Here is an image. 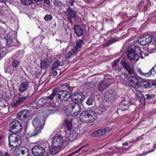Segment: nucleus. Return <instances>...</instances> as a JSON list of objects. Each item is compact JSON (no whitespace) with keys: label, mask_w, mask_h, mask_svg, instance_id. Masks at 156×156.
Wrapping results in <instances>:
<instances>
[{"label":"nucleus","mask_w":156,"mask_h":156,"mask_svg":"<svg viewBox=\"0 0 156 156\" xmlns=\"http://www.w3.org/2000/svg\"><path fill=\"white\" fill-rule=\"evenodd\" d=\"M3 137L2 134L0 135V145L2 144L3 141Z\"/></svg>","instance_id":"54"},{"label":"nucleus","mask_w":156,"mask_h":156,"mask_svg":"<svg viewBox=\"0 0 156 156\" xmlns=\"http://www.w3.org/2000/svg\"><path fill=\"white\" fill-rule=\"evenodd\" d=\"M27 96L25 97H21L19 98L17 100L14 102V105L15 107H17L23 102L27 98Z\"/></svg>","instance_id":"24"},{"label":"nucleus","mask_w":156,"mask_h":156,"mask_svg":"<svg viewBox=\"0 0 156 156\" xmlns=\"http://www.w3.org/2000/svg\"><path fill=\"white\" fill-rule=\"evenodd\" d=\"M100 136H102L105 134L106 133H108L111 131V129L109 127H105L104 129H99Z\"/></svg>","instance_id":"34"},{"label":"nucleus","mask_w":156,"mask_h":156,"mask_svg":"<svg viewBox=\"0 0 156 156\" xmlns=\"http://www.w3.org/2000/svg\"><path fill=\"white\" fill-rule=\"evenodd\" d=\"M57 111V109L56 107L50 106L48 109V113L49 114H53Z\"/></svg>","instance_id":"38"},{"label":"nucleus","mask_w":156,"mask_h":156,"mask_svg":"<svg viewBox=\"0 0 156 156\" xmlns=\"http://www.w3.org/2000/svg\"><path fill=\"white\" fill-rule=\"evenodd\" d=\"M20 62L19 61L15 59L11 62L10 65L14 69H16L20 65Z\"/></svg>","instance_id":"32"},{"label":"nucleus","mask_w":156,"mask_h":156,"mask_svg":"<svg viewBox=\"0 0 156 156\" xmlns=\"http://www.w3.org/2000/svg\"><path fill=\"white\" fill-rule=\"evenodd\" d=\"M73 29L74 30V33L77 36H79L83 35L84 31L82 27L79 25H74Z\"/></svg>","instance_id":"19"},{"label":"nucleus","mask_w":156,"mask_h":156,"mask_svg":"<svg viewBox=\"0 0 156 156\" xmlns=\"http://www.w3.org/2000/svg\"><path fill=\"white\" fill-rule=\"evenodd\" d=\"M128 57L130 60H134L136 62L139 59V57L135 53L133 50L131 48H129L128 50Z\"/></svg>","instance_id":"11"},{"label":"nucleus","mask_w":156,"mask_h":156,"mask_svg":"<svg viewBox=\"0 0 156 156\" xmlns=\"http://www.w3.org/2000/svg\"><path fill=\"white\" fill-rule=\"evenodd\" d=\"M130 104V102L129 101H122L120 104V106L122 107L121 110H125L127 109Z\"/></svg>","instance_id":"28"},{"label":"nucleus","mask_w":156,"mask_h":156,"mask_svg":"<svg viewBox=\"0 0 156 156\" xmlns=\"http://www.w3.org/2000/svg\"><path fill=\"white\" fill-rule=\"evenodd\" d=\"M44 19L46 21H48L52 19V16L50 15H47L44 17Z\"/></svg>","instance_id":"46"},{"label":"nucleus","mask_w":156,"mask_h":156,"mask_svg":"<svg viewBox=\"0 0 156 156\" xmlns=\"http://www.w3.org/2000/svg\"><path fill=\"white\" fill-rule=\"evenodd\" d=\"M151 37L149 35H147L140 38L139 42L142 45H146L149 44L151 41Z\"/></svg>","instance_id":"10"},{"label":"nucleus","mask_w":156,"mask_h":156,"mask_svg":"<svg viewBox=\"0 0 156 156\" xmlns=\"http://www.w3.org/2000/svg\"><path fill=\"white\" fill-rule=\"evenodd\" d=\"M135 90L136 91V95L138 97L140 98V101L142 104L143 105H144L145 104V98L144 96L141 92L138 91L137 90V88H136Z\"/></svg>","instance_id":"26"},{"label":"nucleus","mask_w":156,"mask_h":156,"mask_svg":"<svg viewBox=\"0 0 156 156\" xmlns=\"http://www.w3.org/2000/svg\"><path fill=\"white\" fill-rule=\"evenodd\" d=\"M118 62L119 60H116L113 62L112 65V66L113 68L117 66Z\"/></svg>","instance_id":"53"},{"label":"nucleus","mask_w":156,"mask_h":156,"mask_svg":"<svg viewBox=\"0 0 156 156\" xmlns=\"http://www.w3.org/2000/svg\"><path fill=\"white\" fill-rule=\"evenodd\" d=\"M74 2V0H70L69 2L70 3L71 5H73V3Z\"/></svg>","instance_id":"55"},{"label":"nucleus","mask_w":156,"mask_h":156,"mask_svg":"<svg viewBox=\"0 0 156 156\" xmlns=\"http://www.w3.org/2000/svg\"><path fill=\"white\" fill-rule=\"evenodd\" d=\"M93 101H94L91 98H90L87 99L86 101V103L89 105H93Z\"/></svg>","instance_id":"50"},{"label":"nucleus","mask_w":156,"mask_h":156,"mask_svg":"<svg viewBox=\"0 0 156 156\" xmlns=\"http://www.w3.org/2000/svg\"><path fill=\"white\" fill-rule=\"evenodd\" d=\"M77 52L74 48H73L67 52L65 55V58L66 59L71 58L73 57V55Z\"/></svg>","instance_id":"27"},{"label":"nucleus","mask_w":156,"mask_h":156,"mask_svg":"<svg viewBox=\"0 0 156 156\" xmlns=\"http://www.w3.org/2000/svg\"><path fill=\"white\" fill-rule=\"evenodd\" d=\"M89 122H92L97 119V114L94 111L89 110Z\"/></svg>","instance_id":"23"},{"label":"nucleus","mask_w":156,"mask_h":156,"mask_svg":"<svg viewBox=\"0 0 156 156\" xmlns=\"http://www.w3.org/2000/svg\"><path fill=\"white\" fill-rule=\"evenodd\" d=\"M21 2L22 4L27 5L32 3V0H21Z\"/></svg>","instance_id":"41"},{"label":"nucleus","mask_w":156,"mask_h":156,"mask_svg":"<svg viewBox=\"0 0 156 156\" xmlns=\"http://www.w3.org/2000/svg\"><path fill=\"white\" fill-rule=\"evenodd\" d=\"M63 142V139L62 136H55L52 141V144L54 146H58L61 147Z\"/></svg>","instance_id":"15"},{"label":"nucleus","mask_w":156,"mask_h":156,"mask_svg":"<svg viewBox=\"0 0 156 156\" xmlns=\"http://www.w3.org/2000/svg\"><path fill=\"white\" fill-rule=\"evenodd\" d=\"M53 75L54 76H56L58 75V73L57 71H55L53 73Z\"/></svg>","instance_id":"57"},{"label":"nucleus","mask_w":156,"mask_h":156,"mask_svg":"<svg viewBox=\"0 0 156 156\" xmlns=\"http://www.w3.org/2000/svg\"><path fill=\"white\" fill-rule=\"evenodd\" d=\"M121 63L123 66V68L126 69L130 74H133L134 73L133 69L130 67L129 63L125 61H123Z\"/></svg>","instance_id":"21"},{"label":"nucleus","mask_w":156,"mask_h":156,"mask_svg":"<svg viewBox=\"0 0 156 156\" xmlns=\"http://www.w3.org/2000/svg\"><path fill=\"white\" fill-rule=\"evenodd\" d=\"M66 10L68 14V18L69 20L71 21L72 19H76V15L74 10H72L69 7L67 8Z\"/></svg>","instance_id":"22"},{"label":"nucleus","mask_w":156,"mask_h":156,"mask_svg":"<svg viewBox=\"0 0 156 156\" xmlns=\"http://www.w3.org/2000/svg\"><path fill=\"white\" fill-rule=\"evenodd\" d=\"M61 147L58 146H54L52 144L51 148L50 149V152L52 154H54L59 151Z\"/></svg>","instance_id":"30"},{"label":"nucleus","mask_w":156,"mask_h":156,"mask_svg":"<svg viewBox=\"0 0 156 156\" xmlns=\"http://www.w3.org/2000/svg\"><path fill=\"white\" fill-rule=\"evenodd\" d=\"M134 52L137 55H138L139 57L141 59L143 58L144 57L143 56V54H144L141 52L140 48L137 46L135 45L134 46Z\"/></svg>","instance_id":"31"},{"label":"nucleus","mask_w":156,"mask_h":156,"mask_svg":"<svg viewBox=\"0 0 156 156\" xmlns=\"http://www.w3.org/2000/svg\"><path fill=\"white\" fill-rule=\"evenodd\" d=\"M11 47H9L5 45V47H3L2 45H0V54L3 56L5 55L8 52L12 50Z\"/></svg>","instance_id":"20"},{"label":"nucleus","mask_w":156,"mask_h":156,"mask_svg":"<svg viewBox=\"0 0 156 156\" xmlns=\"http://www.w3.org/2000/svg\"><path fill=\"white\" fill-rule=\"evenodd\" d=\"M0 156H3V154L2 152L0 151Z\"/></svg>","instance_id":"62"},{"label":"nucleus","mask_w":156,"mask_h":156,"mask_svg":"<svg viewBox=\"0 0 156 156\" xmlns=\"http://www.w3.org/2000/svg\"><path fill=\"white\" fill-rule=\"evenodd\" d=\"M16 152L18 154L15 153L17 156H29L30 151L29 150L25 147H23L21 150H17Z\"/></svg>","instance_id":"18"},{"label":"nucleus","mask_w":156,"mask_h":156,"mask_svg":"<svg viewBox=\"0 0 156 156\" xmlns=\"http://www.w3.org/2000/svg\"><path fill=\"white\" fill-rule=\"evenodd\" d=\"M48 98L47 97H45L44 98H42L40 100V101L41 102V105H43L44 104H46L48 102Z\"/></svg>","instance_id":"45"},{"label":"nucleus","mask_w":156,"mask_h":156,"mask_svg":"<svg viewBox=\"0 0 156 156\" xmlns=\"http://www.w3.org/2000/svg\"><path fill=\"white\" fill-rule=\"evenodd\" d=\"M57 94V92L56 90H54L52 94L51 95L47 97L49 99L52 100L54 98L55 96L56 98V96Z\"/></svg>","instance_id":"42"},{"label":"nucleus","mask_w":156,"mask_h":156,"mask_svg":"<svg viewBox=\"0 0 156 156\" xmlns=\"http://www.w3.org/2000/svg\"><path fill=\"white\" fill-rule=\"evenodd\" d=\"M116 41V40L114 39H112L111 40L103 44V46L104 47H107L111 44H113Z\"/></svg>","instance_id":"35"},{"label":"nucleus","mask_w":156,"mask_h":156,"mask_svg":"<svg viewBox=\"0 0 156 156\" xmlns=\"http://www.w3.org/2000/svg\"><path fill=\"white\" fill-rule=\"evenodd\" d=\"M65 123L66 126V127L68 129V131L70 132V130L72 128V122L70 120H65Z\"/></svg>","instance_id":"36"},{"label":"nucleus","mask_w":156,"mask_h":156,"mask_svg":"<svg viewBox=\"0 0 156 156\" xmlns=\"http://www.w3.org/2000/svg\"><path fill=\"white\" fill-rule=\"evenodd\" d=\"M68 87L69 88V90H70V91H72V90H71V87H69V86H68Z\"/></svg>","instance_id":"63"},{"label":"nucleus","mask_w":156,"mask_h":156,"mask_svg":"<svg viewBox=\"0 0 156 156\" xmlns=\"http://www.w3.org/2000/svg\"><path fill=\"white\" fill-rule=\"evenodd\" d=\"M67 112H69L70 115L73 116H77L80 113L81 106L77 103H71L67 105L65 107Z\"/></svg>","instance_id":"1"},{"label":"nucleus","mask_w":156,"mask_h":156,"mask_svg":"<svg viewBox=\"0 0 156 156\" xmlns=\"http://www.w3.org/2000/svg\"><path fill=\"white\" fill-rule=\"evenodd\" d=\"M85 96L80 92H75L70 94L71 101L76 103L81 102L85 99Z\"/></svg>","instance_id":"6"},{"label":"nucleus","mask_w":156,"mask_h":156,"mask_svg":"<svg viewBox=\"0 0 156 156\" xmlns=\"http://www.w3.org/2000/svg\"><path fill=\"white\" fill-rule=\"evenodd\" d=\"M121 67H119L118 68V70L119 71H120L121 70Z\"/></svg>","instance_id":"64"},{"label":"nucleus","mask_w":156,"mask_h":156,"mask_svg":"<svg viewBox=\"0 0 156 156\" xmlns=\"http://www.w3.org/2000/svg\"><path fill=\"white\" fill-rule=\"evenodd\" d=\"M100 134L99 130H98L93 132L91 134V136L93 137H98L101 136Z\"/></svg>","instance_id":"44"},{"label":"nucleus","mask_w":156,"mask_h":156,"mask_svg":"<svg viewBox=\"0 0 156 156\" xmlns=\"http://www.w3.org/2000/svg\"><path fill=\"white\" fill-rule=\"evenodd\" d=\"M16 36V34L13 31L9 32L5 36L4 40L5 41V45L9 47H11L12 49L14 48V45L13 44V40Z\"/></svg>","instance_id":"5"},{"label":"nucleus","mask_w":156,"mask_h":156,"mask_svg":"<svg viewBox=\"0 0 156 156\" xmlns=\"http://www.w3.org/2000/svg\"><path fill=\"white\" fill-rule=\"evenodd\" d=\"M24 53V51L23 50H19L16 53V57H19L22 55Z\"/></svg>","instance_id":"51"},{"label":"nucleus","mask_w":156,"mask_h":156,"mask_svg":"<svg viewBox=\"0 0 156 156\" xmlns=\"http://www.w3.org/2000/svg\"><path fill=\"white\" fill-rule=\"evenodd\" d=\"M73 154L72 153L68 154L67 156H72L73 155Z\"/></svg>","instance_id":"61"},{"label":"nucleus","mask_w":156,"mask_h":156,"mask_svg":"<svg viewBox=\"0 0 156 156\" xmlns=\"http://www.w3.org/2000/svg\"><path fill=\"white\" fill-rule=\"evenodd\" d=\"M138 70L140 74L142 76H144L145 77H148L150 76L151 74V72H150V71H149L148 72L144 73L142 72L140 68L138 69Z\"/></svg>","instance_id":"37"},{"label":"nucleus","mask_w":156,"mask_h":156,"mask_svg":"<svg viewBox=\"0 0 156 156\" xmlns=\"http://www.w3.org/2000/svg\"><path fill=\"white\" fill-rule=\"evenodd\" d=\"M49 146L48 142L45 143V145L41 144V146H35L32 148V153L34 156H42L45 153L46 148Z\"/></svg>","instance_id":"2"},{"label":"nucleus","mask_w":156,"mask_h":156,"mask_svg":"<svg viewBox=\"0 0 156 156\" xmlns=\"http://www.w3.org/2000/svg\"><path fill=\"white\" fill-rule=\"evenodd\" d=\"M153 85L156 86V80H153L152 82Z\"/></svg>","instance_id":"56"},{"label":"nucleus","mask_w":156,"mask_h":156,"mask_svg":"<svg viewBox=\"0 0 156 156\" xmlns=\"http://www.w3.org/2000/svg\"><path fill=\"white\" fill-rule=\"evenodd\" d=\"M45 61H41V67L42 69H45L48 67L50 64L53 62L52 58L50 57H47L45 59Z\"/></svg>","instance_id":"16"},{"label":"nucleus","mask_w":156,"mask_h":156,"mask_svg":"<svg viewBox=\"0 0 156 156\" xmlns=\"http://www.w3.org/2000/svg\"><path fill=\"white\" fill-rule=\"evenodd\" d=\"M88 145H84V146H82L80 148L78 149H77V150H76V151H74L73 152H72L73 154H77V153H78V152H79V151H80V150L83 148L84 147H87V146Z\"/></svg>","instance_id":"48"},{"label":"nucleus","mask_w":156,"mask_h":156,"mask_svg":"<svg viewBox=\"0 0 156 156\" xmlns=\"http://www.w3.org/2000/svg\"><path fill=\"white\" fill-rule=\"evenodd\" d=\"M89 110H88L84 111L81 113L80 116V121L85 123L89 122Z\"/></svg>","instance_id":"14"},{"label":"nucleus","mask_w":156,"mask_h":156,"mask_svg":"<svg viewBox=\"0 0 156 156\" xmlns=\"http://www.w3.org/2000/svg\"><path fill=\"white\" fill-rule=\"evenodd\" d=\"M25 132L26 133H27V135L28 137H31L37 135L36 133L35 132L34 130H33V129H30L27 132V129H25Z\"/></svg>","instance_id":"33"},{"label":"nucleus","mask_w":156,"mask_h":156,"mask_svg":"<svg viewBox=\"0 0 156 156\" xmlns=\"http://www.w3.org/2000/svg\"><path fill=\"white\" fill-rule=\"evenodd\" d=\"M30 115V111L29 110L24 109L17 114V118L20 120L26 121L27 119Z\"/></svg>","instance_id":"9"},{"label":"nucleus","mask_w":156,"mask_h":156,"mask_svg":"<svg viewBox=\"0 0 156 156\" xmlns=\"http://www.w3.org/2000/svg\"><path fill=\"white\" fill-rule=\"evenodd\" d=\"M104 97L109 101H114L116 97V94L114 91L110 90L105 93Z\"/></svg>","instance_id":"17"},{"label":"nucleus","mask_w":156,"mask_h":156,"mask_svg":"<svg viewBox=\"0 0 156 156\" xmlns=\"http://www.w3.org/2000/svg\"><path fill=\"white\" fill-rule=\"evenodd\" d=\"M83 44L84 42L83 39L77 40L76 45L73 48L76 51L78 52L80 51L82 45Z\"/></svg>","instance_id":"25"},{"label":"nucleus","mask_w":156,"mask_h":156,"mask_svg":"<svg viewBox=\"0 0 156 156\" xmlns=\"http://www.w3.org/2000/svg\"><path fill=\"white\" fill-rule=\"evenodd\" d=\"M5 156H9V153L8 152H6L4 154Z\"/></svg>","instance_id":"59"},{"label":"nucleus","mask_w":156,"mask_h":156,"mask_svg":"<svg viewBox=\"0 0 156 156\" xmlns=\"http://www.w3.org/2000/svg\"><path fill=\"white\" fill-rule=\"evenodd\" d=\"M8 139L9 147H16L19 146L21 143L20 136L15 134L9 135Z\"/></svg>","instance_id":"4"},{"label":"nucleus","mask_w":156,"mask_h":156,"mask_svg":"<svg viewBox=\"0 0 156 156\" xmlns=\"http://www.w3.org/2000/svg\"><path fill=\"white\" fill-rule=\"evenodd\" d=\"M28 82L27 81L22 82L21 83L18 89L19 96H21L22 93L25 92L28 89Z\"/></svg>","instance_id":"12"},{"label":"nucleus","mask_w":156,"mask_h":156,"mask_svg":"<svg viewBox=\"0 0 156 156\" xmlns=\"http://www.w3.org/2000/svg\"><path fill=\"white\" fill-rule=\"evenodd\" d=\"M149 71L150 72H151V74L152 75L154 74L155 73V71H156V63L155 66Z\"/></svg>","instance_id":"49"},{"label":"nucleus","mask_w":156,"mask_h":156,"mask_svg":"<svg viewBox=\"0 0 156 156\" xmlns=\"http://www.w3.org/2000/svg\"><path fill=\"white\" fill-rule=\"evenodd\" d=\"M147 98L148 99H151L153 98L155 96V94H147L146 95Z\"/></svg>","instance_id":"52"},{"label":"nucleus","mask_w":156,"mask_h":156,"mask_svg":"<svg viewBox=\"0 0 156 156\" xmlns=\"http://www.w3.org/2000/svg\"><path fill=\"white\" fill-rule=\"evenodd\" d=\"M70 98V94L66 90H61L59 91L56 96L57 100L61 101H66Z\"/></svg>","instance_id":"8"},{"label":"nucleus","mask_w":156,"mask_h":156,"mask_svg":"<svg viewBox=\"0 0 156 156\" xmlns=\"http://www.w3.org/2000/svg\"><path fill=\"white\" fill-rule=\"evenodd\" d=\"M129 78L130 80V81H139V80L137 77L135 76H129Z\"/></svg>","instance_id":"47"},{"label":"nucleus","mask_w":156,"mask_h":156,"mask_svg":"<svg viewBox=\"0 0 156 156\" xmlns=\"http://www.w3.org/2000/svg\"><path fill=\"white\" fill-rule=\"evenodd\" d=\"M111 84L109 82V80L101 81L98 85V89L100 91H102L106 89Z\"/></svg>","instance_id":"13"},{"label":"nucleus","mask_w":156,"mask_h":156,"mask_svg":"<svg viewBox=\"0 0 156 156\" xmlns=\"http://www.w3.org/2000/svg\"><path fill=\"white\" fill-rule=\"evenodd\" d=\"M122 145H124V146H128L129 144L127 143L124 142V143H122Z\"/></svg>","instance_id":"58"},{"label":"nucleus","mask_w":156,"mask_h":156,"mask_svg":"<svg viewBox=\"0 0 156 156\" xmlns=\"http://www.w3.org/2000/svg\"><path fill=\"white\" fill-rule=\"evenodd\" d=\"M22 129L21 123L17 120L14 119L9 124V131L13 133H20Z\"/></svg>","instance_id":"3"},{"label":"nucleus","mask_w":156,"mask_h":156,"mask_svg":"<svg viewBox=\"0 0 156 156\" xmlns=\"http://www.w3.org/2000/svg\"><path fill=\"white\" fill-rule=\"evenodd\" d=\"M60 65V62L59 61L57 60L55 62L52 67V70H53L55 68L58 67Z\"/></svg>","instance_id":"40"},{"label":"nucleus","mask_w":156,"mask_h":156,"mask_svg":"<svg viewBox=\"0 0 156 156\" xmlns=\"http://www.w3.org/2000/svg\"><path fill=\"white\" fill-rule=\"evenodd\" d=\"M32 124L35 127L34 130L37 135L40 133L42 129L44 127V123L43 122H40L38 118L35 117L33 120Z\"/></svg>","instance_id":"7"},{"label":"nucleus","mask_w":156,"mask_h":156,"mask_svg":"<svg viewBox=\"0 0 156 156\" xmlns=\"http://www.w3.org/2000/svg\"><path fill=\"white\" fill-rule=\"evenodd\" d=\"M139 83V81H136V80H135V81H130L129 86L135 88L138 86Z\"/></svg>","instance_id":"39"},{"label":"nucleus","mask_w":156,"mask_h":156,"mask_svg":"<svg viewBox=\"0 0 156 156\" xmlns=\"http://www.w3.org/2000/svg\"><path fill=\"white\" fill-rule=\"evenodd\" d=\"M140 84L142 87L144 88H148L151 86V83L146 80L140 81Z\"/></svg>","instance_id":"29"},{"label":"nucleus","mask_w":156,"mask_h":156,"mask_svg":"<svg viewBox=\"0 0 156 156\" xmlns=\"http://www.w3.org/2000/svg\"><path fill=\"white\" fill-rule=\"evenodd\" d=\"M53 4L55 6L57 7H61L62 6L61 2L57 0H54Z\"/></svg>","instance_id":"43"},{"label":"nucleus","mask_w":156,"mask_h":156,"mask_svg":"<svg viewBox=\"0 0 156 156\" xmlns=\"http://www.w3.org/2000/svg\"><path fill=\"white\" fill-rule=\"evenodd\" d=\"M35 2H41L42 0H33Z\"/></svg>","instance_id":"60"}]
</instances>
